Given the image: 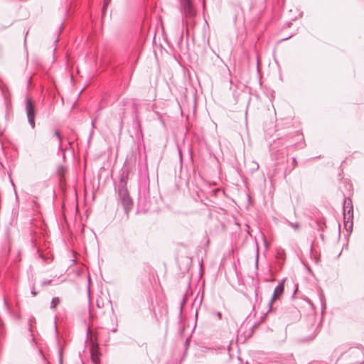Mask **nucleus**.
Returning <instances> with one entry per match:
<instances>
[{
    "instance_id": "19",
    "label": "nucleus",
    "mask_w": 364,
    "mask_h": 364,
    "mask_svg": "<svg viewBox=\"0 0 364 364\" xmlns=\"http://www.w3.org/2000/svg\"><path fill=\"white\" fill-rule=\"evenodd\" d=\"M138 126L140 128V130L141 131V123L139 122H138Z\"/></svg>"
},
{
    "instance_id": "2",
    "label": "nucleus",
    "mask_w": 364,
    "mask_h": 364,
    "mask_svg": "<svg viewBox=\"0 0 364 364\" xmlns=\"http://www.w3.org/2000/svg\"><path fill=\"white\" fill-rule=\"evenodd\" d=\"M26 111L29 124L33 129L35 127L36 108L31 98L26 100Z\"/></svg>"
},
{
    "instance_id": "15",
    "label": "nucleus",
    "mask_w": 364,
    "mask_h": 364,
    "mask_svg": "<svg viewBox=\"0 0 364 364\" xmlns=\"http://www.w3.org/2000/svg\"><path fill=\"white\" fill-rule=\"evenodd\" d=\"M292 165H293L294 168L297 165L296 159L294 157L292 158Z\"/></svg>"
},
{
    "instance_id": "4",
    "label": "nucleus",
    "mask_w": 364,
    "mask_h": 364,
    "mask_svg": "<svg viewBox=\"0 0 364 364\" xmlns=\"http://www.w3.org/2000/svg\"><path fill=\"white\" fill-rule=\"evenodd\" d=\"M181 4L183 12L186 16L193 17L195 16L196 12L190 0H182Z\"/></svg>"
},
{
    "instance_id": "5",
    "label": "nucleus",
    "mask_w": 364,
    "mask_h": 364,
    "mask_svg": "<svg viewBox=\"0 0 364 364\" xmlns=\"http://www.w3.org/2000/svg\"><path fill=\"white\" fill-rule=\"evenodd\" d=\"M284 289V279H283L274 289V294L272 295V297L271 299V301H269V307H272V303L274 301L276 300L277 298H278L279 296H281Z\"/></svg>"
},
{
    "instance_id": "20",
    "label": "nucleus",
    "mask_w": 364,
    "mask_h": 364,
    "mask_svg": "<svg viewBox=\"0 0 364 364\" xmlns=\"http://www.w3.org/2000/svg\"><path fill=\"white\" fill-rule=\"evenodd\" d=\"M257 291H258V289H257H257H255V296H257Z\"/></svg>"
},
{
    "instance_id": "1",
    "label": "nucleus",
    "mask_w": 364,
    "mask_h": 364,
    "mask_svg": "<svg viewBox=\"0 0 364 364\" xmlns=\"http://www.w3.org/2000/svg\"><path fill=\"white\" fill-rule=\"evenodd\" d=\"M117 193L119 200L122 203L126 213H128L132 208L133 201L127 188V181L124 179L123 176L121 178L118 185Z\"/></svg>"
},
{
    "instance_id": "10",
    "label": "nucleus",
    "mask_w": 364,
    "mask_h": 364,
    "mask_svg": "<svg viewBox=\"0 0 364 364\" xmlns=\"http://www.w3.org/2000/svg\"><path fill=\"white\" fill-rule=\"evenodd\" d=\"M111 0H104L102 12H105L106 7L109 4Z\"/></svg>"
},
{
    "instance_id": "17",
    "label": "nucleus",
    "mask_w": 364,
    "mask_h": 364,
    "mask_svg": "<svg viewBox=\"0 0 364 364\" xmlns=\"http://www.w3.org/2000/svg\"><path fill=\"white\" fill-rule=\"evenodd\" d=\"M255 264H256V266H257V264H258V255H257V257H256Z\"/></svg>"
},
{
    "instance_id": "14",
    "label": "nucleus",
    "mask_w": 364,
    "mask_h": 364,
    "mask_svg": "<svg viewBox=\"0 0 364 364\" xmlns=\"http://www.w3.org/2000/svg\"><path fill=\"white\" fill-rule=\"evenodd\" d=\"M95 121H96V119H95L94 120L92 121V123H91V125H92L91 135L93 134L94 129L95 128Z\"/></svg>"
},
{
    "instance_id": "3",
    "label": "nucleus",
    "mask_w": 364,
    "mask_h": 364,
    "mask_svg": "<svg viewBox=\"0 0 364 364\" xmlns=\"http://www.w3.org/2000/svg\"><path fill=\"white\" fill-rule=\"evenodd\" d=\"M350 206L349 209L347 211V213H346V210L344 209V225L345 227L347 228L352 229L353 228V205L351 204V202H350Z\"/></svg>"
},
{
    "instance_id": "13",
    "label": "nucleus",
    "mask_w": 364,
    "mask_h": 364,
    "mask_svg": "<svg viewBox=\"0 0 364 364\" xmlns=\"http://www.w3.org/2000/svg\"><path fill=\"white\" fill-rule=\"evenodd\" d=\"M186 296L185 295L181 302V309H183V306L185 305L186 304Z\"/></svg>"
},
{
    "instance_id": "6",
    "label": "nucleus",
    "mask_w": 364,
    "mask_h": 364,
    "mask_svg": "<svg viewBox=\"0 0 364 364\" xmlns=\"http://www.w3.org/2000/svg\"><path fill=\"white\" fill-rule=\"evenodd\" d=\"M351 354L355 356H358V357L360 358V360L355 361V364H362L363 363V359H364V353H363V351L362 349H360V348L353 349L351 352Z\"/></svg>"
},
{
    "instance_id": "11",
    "label": "nucleus",
    "mask_w": 364,
    "mask_h": 364,
    "mask_svg": "<svg viewBox=\"0 0 364 364\" xmlns=\"http://www.w3.org/2000/svg\"><path fill=\"white\" fill-rule=\"evenodd\" d=\"M51 282H52L51 279H45V280L42 281L41 286L45 287L46 285H49V284H50Z\"/></svg>"
},
{
    "instance_id": "18",
    "label": "nucleus",
    "mask_w": 364,
    "mask_h": 364,
    "mask_svg": "<svg viewBox=\"0 0 364 364\" xmlns=\"http://www.w3.org/2000/svg\"><path fill=\"white\" fill-rule=\"evenodd\" d=\"M59 355H60V361L62 363V353L60 352Z\"/></svg>"
},
{
    "instance_id": "12",
    "label": "nucleus",
    "mask_w": 364,
    "mask_h": 364,
    "mask_svg": "<svg viewBox=\"0 0 364 364\" xmlns=\"http://www.w3.org/2000/svg\"><path fill=\"white\" fill-rule=\"evenodd\" d=\"M31 294L33 296H35L38 294V292L36 291L35 289V286L34 284H33L32 287H31Z\"/></svg>"
},
{
    "instance_id": "8",
    "label": "nucleus",
    "mask_w": 364,
    "mask_h": 364,
    "mask_svg": "<svg viewBox=\"0 0 364 364\" xmlns=\"http://www.w3.org/2000/svg\"><path fill=\"white\" fill-rule=\"evenodd\" d=\"M59 303H60V299L58 297L53 298V299L50 302V308L55 309Z\"/></svg>"
},
{
    "instance_id": "7",
    "label": "nucleus",
    "mask_w": 364,
    "mask_h": 364,
    "mask_svg": "<svg viewBox=\"0 0 364 364\" xmlns=\"http://www.w3.org/2000/svg\"><path fill=\"white\" fill-rule=\"evenodd\" d=\"M54 136H56L58 140V143H59L58 149L61 150L63 152H64L65 149L63 148V146H62V136H61L60 132L58 130H55L54 132Z\"/></svg>"
},
{
    "instance_id": "21",
    "label": "nucleus",
    "mask_w": 364,
    "mask_h": 364,
    "mask_svg": "<svg viewBox=\"0 0 364 364\" xmlns=\"http://www.w3.org/2000/svg\"><path fill=\"white\" fill-rule=\"evenodd\" d=\"M259 168V165L257 164H256V168L257 169Z\"/></svg>"
},
{
    "instance_id": "16",
    "label": "nucleus",
    "mask_w": 364,
    "mask_h": 364,
    "mask_svg": "<svg viewBox=\"0 0 364 364\" xmlns=\"http://www.w3.org/2000/svg\"><path fill=\"white\" fill-rule=\"evenodd\" d=\"M217 316H218V317L219 318V319H221V318H222V314H221V313H220V312H218V313H217Z\"/></svg>"
},
{
    "instance_id": "9",
    "label": "nucleus",
    "mask_w": 364,
    "mask_h": 364,
    "mask_svg": "<svg viewBox=\"0 0 364 364\" xmlns=\"http://www.w3.org/2000/svg\"><path fill=\"white\" fill-rule=\"evenodd\" d=\"M288 225L294 230H299L300 228V224L299 223L288 222Z\"/></svg>"
}]
</instances>
